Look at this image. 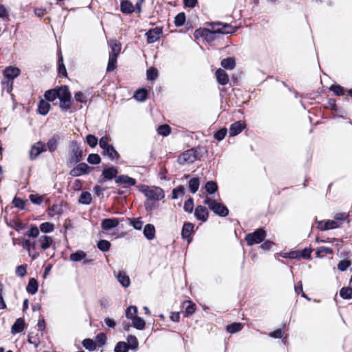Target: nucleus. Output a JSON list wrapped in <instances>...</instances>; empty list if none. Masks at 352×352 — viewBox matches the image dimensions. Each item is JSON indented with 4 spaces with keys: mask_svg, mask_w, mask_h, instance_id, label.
<instances>
[{
    "mask_svg": "<svg viewBox=\"0 0 352 352\" xmlns=\"http://www.w3.org/2000/svg\"><path fill=\"white\" fill-rule=\"evenodd\" d=\"M91 169L87 164L80 163L71 170L70 175L73 177H78L83 174H88Z\"/></svg>",
    "mask_w": 352,
    "mask_h": 352,
    "instance_id": "1a4fd4ad",
    "label": "nucleus"
},
{
    "mask_svg": "<svg viewBox=\"0 0 352 352\" xmlns=\"http://www.w3.org/2000/svg\"><path fill=\"white\" fill-rule=\"evenodd\" d=\"M87 254L82 250H78L70 254L69 258L74 262H78L86 258Z\"/></svg>",
    "mask_w": 352,
    "mask_h": 352,
    "instance_id": "c85d7f7f",
    "label": "nucleus"
},
{
    "mask_svg": "<svg viewBox=\"0 0 352 352\" xmlns=\"http://www.w3.org/2000/svg\"><path fill=\"white\" fill-rule=\"evenodd\" d=\"M146 76L148 80H154L157 76V70L154 68H150L146 72Z\"/></svg>",
    "mask_w": 352,
    "mask_h": 352,
    "instance_id": "69168bd1",
    "label": "nucleus"
},
{
    "mask_svg": "<svg viewBox=\"0 0 352 352\" xmlns=\"http://www.w3.org/2000/svg\"><path fill=\"white\" fill-rule=\"evenodd\" d=\"M21 246L27 250L28 255L32 257V259H35L38 256V253L32 252V249H34L36 246V242H31L28 239H22Z\"/></svg>",
    "mask_w": 352,
    "mask_h": 352,
    "instance_id": "9d476101",
    "label": "nucleus"
},
{
    "mask_svg": "<svg viewBox=\"0 0 352 352\" xmlns=\"http://www.w3.org/2000/svg\"><path fill=\"white\" fill-rule=\"evenodd\" d=\"M311 252H312V249L305 248L302 250L292 251V254L291 255H292V256L294 257V259H298V260H300L301 258L310 259Z\"/></svg>",
    "mask_w": 352,
    "mask_h": 352,
    "instance_id": "4468645a",
    "label": "nucleus"
},
{
    "mask_svg": "<svg viewBox=\"0 0 352 352\" xmlns=\"http://www.w3.org/2000/svg\"><path fill=\"white\" fill-rule=\"evenodd\" d=\"M275 245V243L270 240H264L261 243L260 248L265 250H270Z\"/></svg>",
    "mask_w": 352,
    "mask_h": 352,
    "instance_id": "0e129e2a",
    "label": "nucleus"
},
{
    "mask_svg": "<svg viewBox=\"0 0 352 352\" xmlns=\"http://www.w3.org/2000/svg\"><path fill=\"white\" fill-rule=\"evenodd\" d=\"M267 236V232L263 228L255 230L253 232L248 233L245 236V241L248 246L262 243Z\"/></svg>",
    "mask_w": 352,
    "mask_h": 352,
    "instance_id": "7ed1b4c3",
    "label": "nucleus"
},
{
    "mask_svg": "<svg viewBox=\"0 0 352 352\" xmlns=\"http://www.w3.org/2000/svg\"><path fill=\"white\" fill-rule=\"evenodd\" d=\"M118 56L109 55V62L107 67L108 72H111L116 68V62Z\"/></svg>",
    "mask_w": 352,
    "mask_h": 352,
    "instance_id": "a18cd8bd",
    "label": "nucleus"
},
{
    "mask_svg": "<svg viewBox=\"0 0 352 352\" xmlns=\"http://www.w3.org/2000/svg\"><path fill=\"white\" fill-rule=\"evenodd\" d=\"M128 345L126 343L124 342H120L117 344L115 347V352H127L128 351Z\"/></svg>",
    "mask_w": 352,
    "mask_h": 352,
    "instance_id": "bf43d9fd",
    "label": "nucleus"
},
{
    "mask_svg": "<svg viewBox=\"0 0 352 352\" xmlns=\"http://www.w3.org/2000/svg\"><path fill=\"white\" fill-rule=\"evenodd\" d=\"M103 155L108 156L111 160H117L119 155L112 145L103 150Z\"/></svg>",
    "mask_w": 352,
    "mask_h": 352,
    "instance_id": "bb28decb",
    "label": "nucleus"
},
{
    "mask_svg": "<svg viewBox=\"0 0 352 352\" xmlns=\"http://www.w3.org/2000/svg\"><path fill=\"white\" fill-rule=\"evenodd\" d=\"M244 324L241 322H232L230 324H228L226 327V330L229 333H235L242 330Z\"/></svg>",
    "mask_w": 352,
    "mask_h": 352,
    "instance_id": "5701e85b",
    "label": "nucleus"
},
{
    "mask_svg": "<svg viewBox=\"0 0 352 352\" xmlns=\"http://www.w3.org/2000/svg\"><path fill=\"white\" fill-rule=\"evenodd\" d=\"M246 124L244 121L239 120L230 125L229 134L230 136H235L239 134L245 128Z\"/></svg>",
    "mask_w": 352,
    "mask_h": 352,
    "instance_id": "9b49d317",
    "label": "nucleus"
},
{
    "mask_svg": "<svg viewBox=\"0 0 352 352\" xmlns=\"http://www.w3.org/2000/svg\"><path fill=\"white\" fill-rule=\"evenodd\" d=\"M50 102L46 100H41L38 105V112L42 116H45L50 110Z\"/></svg>",
    "mask_w": 352,
    "mask_h": 352,
    "instance_id": "aec40b11",
    "label": "nucleus"
},
{
    "mask_svg": "<svg viewBox=\"0 0 352 352\" xmlns=\"http://www.w3.org/2000/svg\"><path fill=\"white\" fill-rule=\"evenodd\" d=\"M316 228L320 231L329 230L337 228L340 226V223L333 220L316 221Z\"/></svg>",
    "mask_w": 352,
    "mask_h": 352,
    "instance_id": "39448f33",
    "label": "nucleus"
},
{
    "mask_svg": "<svg viewBox=\"0 0 352 352\" xmlns=\"http://www.w3.org/2000/svg\"><path fill=\"white\" fill-rule=\"evenodd\" d=\"M185 21H186L185 14L184 12H180L177 15H176V16L175 17L174 23L177 27H179V26H182V25H184V23H185Z\"/></svg>",
    "mask_w": 352,
    "mask_h": 352,
    "instance_id": "8fccbe9b",
    "label": "nucleus"
},
{
    "mask_svg": "<svg viewBox=\"0 0 352 352\" xmlns=\"http://www.w3.org/2000/svg\"><path fill=\"white\" fill-rule=\"evenodd\" d=\"M111 52L109 55L118 56L121 51V45L116 41H111L110 43Z\"/></svg>",
    "mask_w": 352,
    "mask_h": 352,
    "instance_id": "72a5a7b5",
    "label": "nucleus"
},
{
    "mask_svg": "<svg viewBox=\"0 0 352 352\" xmlns=\"http://www.w3.org/2000/svg\"><path fill=\"white\" fill-rule=\"evenodd\" d=\"M82 345L86 349L91 351H94L97 346V344L91 339L84 340L82 342Z\"/></svg>",
    "mask_w": 352,
    "mask_h": 352,
    "instance_id": "de8ad7c7",
    "label": "nucleus"
},
{
    "mask_svg": "<svg viewBox=\"0 0 352 352\" xmlns=\"http://www.w3.org/2000/svg\"><path fill=\"white\" fill-rule=\"evenodd\" d=\"M57 96L60 100V109L66 112L72 107L71 94L66 86H62L57 89Z\"/></svg>",
    "mask_w": 352,
    "mask_h": 352,
    "instance_id": "f03ea898",
    "label": "nucleus"
},
{
    "mask_svg": "<svg viewBox=\"0 0 352 352\" xmlns=\"http://www.w3.org/2000/svg\"><path fill=\"white\" fill-rule=\"evenodd\" d=\"M27 292L31 294H35L38 291V283L34 278H30L27 286Z\"/></svg>",
    "mask_w": 352,
    "mask_h": 352,
    "instance_id": "2f4dec72",
    "label": "nucleus"
},
{
    "mask_svg": "<svg viewBox=\"0 0 352 352\" xmlns=\"http://www.w3.org/2000/svg\"><path fill=\"white\" fill-rule=\"evenodd\" d=\"M125 316L127 319L133 320L138 316V308L135 306L131 305L125 311Z\"/></svg>",
    "mask_w": 352,
    "mask_h": 352,
    "instance_id": "7c9ffc66",
    "label": "nucleus"
},
{
    "mask_svg": "<svg viewBox=\"0 0 352 352\" xmlns=\"http://www.w3.org/2000/svg\"><path fill=\"white\" fill-rule=\"evenodd\" d=\"M99 250L102 252H107L109 250L111 247V243L109 241L107 240H100L97 245Z\"/></svg>",
    "mask_w": 352,
    "mask_h": 352,
    "instance_id": "3c124183",
    "label": "nucleus"
},
{
    "mask_svg": "<svg viewBox=\"0 0 352 352\" xmlns=\"http://www.w3.org/2000/svg\"><path fill=\"white\" fill-rule=\"evenodd\" d=\"M329 89L332 91L336 96H338L344 95L346 91L344 87L340 85H332Z\"/></svg>",
    "mask_w": 352,
    "mask_h": 352,
    "instance_id": "79ce46f5",
    "label": "nucleus"
},
{
    "mask_svg": "<svg viewBox=\"0 0 352 352\" xmlns=\"http://www.w3.org/2000/svg\"><path fill=\"white\" fill-rule=\"evenodd\" d=\"M236 30V27L221 22V34H232L235 32Z\"/></svg>",
    "mask_w": 352,
    "mask_h": 352,
    "instance_id": "37998d69",
    "label": "nucleus"
},
{
    "mask_svg": "<svg viewBox=\"0 0 352 352\" xmlns=\"http://www.w3.org/2000/svg\"><path fill=\"white\" fill-rule=\"evenodd\" d=\"M188 186H189V188L190 189V191L192 192V193H195L198 189H199V181L197 178H192L190 181H189V184H188Z\"/></svg>",
    "mask_w": 352,
    "mask_h": 352,
    "instance_id": "49530a36",
    "label": "nucleus"
},
{
    "mask_svg": "<svg viewBox=\"0 0 352 352\" xmlns=\"http://www.w3.org/2000/svg\"><path fill=\"white\" fill-rule=\"evenodd\" d=\"M204 203L208 205L209 208L217 214H220V204L215 200L209 197H206Z\"/></svg>",
    "mask_w": 352,
    "mask_h": 352,
    "instance_id": "f3484780",
    "label": "nucleus"
},
{
    "mask_svg": "<svg viewBox=\"0 0 352 352\" xmlns=\"http://www.w3.org/2000/svg\"><path fill=\"white\" fill-rule=\"evenodd\" d=\"M118 170L115 167L105 168L102 171V175L105 179H111L116 176Z\"/></svg>",
    "mask_w": 352,
    "mask_h": 352,
    "instance_id": "f704fd0d",
    "label": "nucleus"
},
{
    "mask_svg": "<svg viewBox=\"0 0 352 352\" xmlns=\"http://www.w3.org/2000/svg\"><path fill=\"white\" fill-rule=\"evenodd\" d=\"M140 191L143 192L144 195L149 199L158 201L164 198V191L160 187L139 186Z\"/></svg>",
    "mask_w": 352,
    "mask_h": 352,
    "instance_id": "20e7f679",
    "label": "nucleus"
},
{
    "mask_svg": "<svg viewBox=\"0 0 352 352\" xmlns=\"http://www.w3.org/2000/svg\"><path fill=\"white\" fill-rule=\"evenodd\" d=\"M162 34V30L160 28H155L150 30L146 34L148 43H153L158 41Z\"/></svg>",
    "mask_w": 352,
    "mask_h": 352,
    "instance_id": "f8f14e48",
    "label": "nucleus"
},
{
    "mask_svg": "<svg viewBox=\"0 0 352 352\" xmlns=\"http://www.w3.org/2000/svg\"><path fill=\"white\" fill-rule=\"evenodd\" d=\"M340 296L346 300L352 298V287H344L340 290Z\"/></svg>",
    "mask_w": 352,
    "mask_h": 352,
    "instance_id": "e433bc0d",
    "label": "nucleus"
},
{
    "mask_svg": "<svg viewBox=\"0 0 352 352\" xmlns=\"http://www.w3.org/2000/svg\"><path fill=\"white\" fill-rule=\"evenodd\" d=\"M197 158L195 151L191 149L184 152L179 155L178 161L180 164L192 163Z\"/></svg>",
    "mask_w": 352,
    "mask_h": 352,
    "instance_id": "0eeeda50",
    "label": "nucleus"
},
{
    "mask_svg": "<svg viewBox=\"0 0 352 352\" xmlns=\"http://www.w3.org/2000/svg\"><path fill=\"white\" fill-rule=\"evenodd\" d=\"M194 232V225L191 223H185L182 230V236L183 239H186L188 242H190V235Z\"/></svg>",
    "mask_w": 352,
    "mask_h": 352,
    "instance_id": "dca6fc26",
    "label": "nucleus"
},
{
    "mask_svg": "<svg viewBox=\"0 0 352 352\" xmlns=\"http://www.w3.org/2000/svg\"><path fill=\"white\" fill-rule=\"evenodd\" d=\"M87 162L91 164H98L101 162V158L98 154L92 153L88 156Z\"/></svg>",
    "mask_w": 352,
    "mask_h": 352,
    "instance_id": "603ef678",
    "label": "nucleus"
},
{
    "mask_svg": "<svg viewBox=\"0 0 352 352\" xmlns=\"http://www.w3.org/2000/svg\"><path fill=\"white\" fill-rule=\"evenodd\" d=\"M86 141L87 143L89 145V146L94 148L98 144V139L96 137H95L94 135H88L86 137Z\"/></svg>",
    "mask_w": 352,
    "mask_h": 352,
    "instance_id": "e2e57ef3",
    "label": "nucleus"
},
{
    "mask_svg": "<svg viewBox=\"0 0 352 352\" xmlns=\"http://www.w3.org/2000/svg\"><path fill=\"white\" fill-rule=\"evenodd\" d=\"M91 195L88 192H83L79 198V202L82 204H89L91 201Z\"/></svg>",
    "mask_w": 352,
    "mask_h": 352,
    "instance_id": "c03bdc74",
    "label": "nucleus"
},
{
    "mask_svg": "<svg viewBox=\"0 0 352 352\" xmlns=\"http://www.w3.org/2000/svg\"><path fill=\"white\" fill-rule=\"evenodd\" d=\"M24 320L22 318H18L12 327V333L15 334L21 332L24 329Z\"/></svg>",
    "mask_w": 352,
    "mask_h": 352,
    "instance_id": "a878e982",
    "label": "nucleus"
},
{
    "mask_svg": "<svg viewBox=\"0 0 352 352\" xmlns=\"http://www.w3.org/2000/svg\"><path fill=\"white\" fill-rule=\"evenodd\" d=\"M74 98L77 102L85 103L87 102V97L81 91H78L74 95Z\"/></svg>",
    "mask_w": 352,
    "mask_h": 352,
    "instance_id": "774afa93",
    "label": "nucleus"
},
{
    "mask_svg": "<svg viewBox=\"0 0 352 352\" xmlns=\"http://www.w3.org/2000/svg\"><path fill=\"white\" fill-rule=\"evenodd\" d=\"M45 99L48 102H53L56 98H58L57 96V89H50L45 91L44 94Z\"/></svg>",
    "mask_w": 352,
    "mask_h": 352,
    "instance_id": "4c0bfd02",
    "label": "nucleus"
},
{
    "mask_svg": "<svg viewBox=\"0 0 352 352\" xmlns=\"http://www.w3.org/2000/svg\"><path fill=\"white\" fill-rule=\"evenodd\" d=\"M316 254L317 257L322 258L326 254H333V251L330 248L322 246L317 249Z\"/></svg>",
    "mask_w": 352,
    "mask_h": 352,
    "instance_id": "c9c22d12",
    "label": "nucleus"
},
{
    "mask_svg": "<svg viewBox=\"0 0 352 352\" xmlns=\"http://www.w3.org/2000/svg\"><path fill=\"white\" fill-rule=\"evenodd\" d=\"M20 74V70L17 67H9L4 71V75L6 78L13 80Z\"/></svg>",
    "mask_w": 352,
    "mask_h": 352,
    "instance_id": "b1692460",
    "label": "nucleus"
},
{
    "mask_svg": "<svg viewBox=\"0 0 352 352\" xmlns=\"http://www.w3.org/2000/svg\"><path fill=\"white\" fill-rule=\"evenodd\" d=\"M205 189L208 195H211L217 191L218 186L214 182H208L205 185Z\"/></svg>",
    "mask_w": 352,
    "mask_h": 352,
    "instance_id": "ea45409f",
    "label": "nucleus"
},
{
    "mask_svg": "<svg viewBox=\"0 0 352 352\" xmlns=\"http://www.w3.org/2000/svg\"><path fill=\"white\" fill-rule=\"evenodd\" d=\"M46 151V145L42 142H37L33 144L30 151V157L35 160L41 153Z\"/></svg>",
    "mask_w": 352,
    "mask_h": 352,
    "instance_id": "6e6552de",
    "label": "nucleus"
},
{
    "mask_svg": "<svg viewBox=\"0 0 352 352\" xmlns=\"http://www.w3.org/2000/svg\"><path fill=\"white\" fill-rule=\"evenodd\" d=\"M195 216L197 219L206 221L208 217V213L206 208L202 206H199L195 211Z\"/></svg>",
    "mask_w": 352,
    "mask_h": 352,
    "instance_id": "a211bd4d",
    "label": "nucleus"
},
{
    "mask_svg": "<svg viewBox=\"0 0 352 352\" xmlns=\"http://www.w3.org/2000/svg\"><path fill=\"white\" fill-rule=\"evenodd\" d=\"M236 67V59L234 57H228L221 60V67L228 70H232Z\"/></svg>",
    "mask_w": 352,
    "mask_h": 352,
    "instance_id": "6ab92c4d",
    "label": "nucleus"
},
{
    "mask_svg": "<svg viewBox=\"0 0 352 352\" xmlns=\"http://www.w3.org/2000/svg\"><path fill=\"white\" fill-rule=\"evenodd\" d=\"M157 132L163 136L168 135L170 132V128L167 124L161 125L157 128Z\"/></svg>",
    "mask_w": 352,
    "mask_h": 352,
    "instance_id": "6e6d98bb",
    "label": "nucleus"
},
{
    "mask_svg": "<svg viewBox=\"0 0 352 352\" xmlns=\"http://www.w3.org/2000/svg\"><path fill=\"white\" fill-rule=\"evenodd\" d=\"M144 234L146 239L151 240L155 237V227L151 224H147L144 229Z\"/></svg>",
    "mask_w": 352,
    "mask_h": 352,
    "instance_id": "c756f323",
    "label": "nucleus"
},
{
    "mask_svg": "<svg viewBox=\"0 0 352 352\" xmlns=\"http://www.w3.org/2000/svg\"><path fill=\"white\" fill-rule=\"evenodd\" d=\"M127 343L131 349H137L138 347V342L135 336L130 335L127 337Z\"/></svg>",
    "mask_w": 352,
    "mask_h": 352,
    "instance_id": "09e8293b",
    "label": "nucleus"
},
{
    "mask_svg": "<svg viewBox=\"0 0 352 352\" xmlns=\"http://www.w3.org/2000/svg\"><path fill=\"white\" fill-rule=\"evenodd\" d=\"M59 136L56 135L52 137L47 143V149L50 152H54L58 148Z\"/></svg>",
    "mask_w": 352,
    "mask_h": 352,
    "instance_id": "393cba45",
    "label": "nucleus"
},
{
    "mask_svg": "<svg viewBox=\"0 0 352 352\" xmlns=\"http://www.w3.org/2000/svg\"><path fill=\"white\" fill-rule=\"evenodd\" d=\"M219 32L220 24L219 23H208L206 28L196 30L194 36L197 39L202 38L207 42H212L218 37Z\"/></svg>",
    "mask_w": 352,
    "mask_h": 352,
    "instance_id": "f257e3e1",
    "label": "nucleus"
},
{
    "mask_svg": "<svg viewBox=\"0 0 352 352\" xmlns=\"http://www.w3.org/2000/svg\"><path fill=\"white\" fill-rule=\"evenodd\" d=\"M39 230L43 233H50L54 231V225L50 222H45L40 225Z\"/></svg>",
    "mask_w": 352,
    "mask_h": 352,
    "instance_id": "58836bf2",
    "label": "nucleus"
},
{
    "mask_svg": "<svg viewBox=\"0 0 352 352\" xmlns=\"http://www.w3.org/2000/svg\"><path fill=\"white\" fill-rule=\"evenodd\" d=\"M82 157V151L76 142H73L69 153V161L72 163H76L81 160Z\"/></svg>",
    "mask_w": 352,
    "mask_h": 352,
    "instance_id": "423d86ee",
    "label": "nucleus"
},
{
    "mask_svg": "<svg viewBox=\"0 0 352 352\" xmlns=\"http://www.w3.org/2000/svg\"><path fill=\"white\" fill-rule=\"evenodd\" d=\"M120 8L121 11L126 14H130L134 11L133 4L127 0H124L121 2Z\"/></svg>",
    "mask_w": 352,
    "mask_h": 352,
    "instance_id": "cd10ccee",
    "label": "nucleus"
},
{
    "mask_svg": "<svg viewBox=\"0 0 352 352\" xmlns=\"http://www.w3.org/2000/svg\"><path fill=\"white\" fill-rule=\"evenodd\" d=\"M37 242L43 251L50 248L54 243V240L52 236L47 235H41L37 240Z\"/></svg>",
    "mask_w": 352,
    "mask_h": 352,
    "instance_id": "2eb2a0df",
    "label": "nucleus"
},
{
    "mask_svg": "<svg viewBox=\"0 0 352 352\" xmlns=\"http://www.w3.org/2000/svg\"><path fill=\"white\" fill-rule=\"evenodd\" d=\"M194 204H193V200L192 198H189L188 200H186L184 203V210L186 212H191L193 210Z\"/></svg>",
    "mask_w": 352,
    "mask_h": 352,
    "instance_id": "338daca9",
    "label": "nucleus"
},
{
    "mask_svg": "<svg viewBox=\"0 0 352 352\" xmlns=\"http://www.w3.org/2000/svg\"><path fill=\"white\" fill-rule=\"evenodd\" d=\"M39 229L35 226H31L26 235L29 237H37L39 235Z\"/></svg>",
    "mask_w": 352,
    "mask_h": 352,
    "instance_id": "13d9d810",
    "label": "nucleus"
},
{
    "mask_svg": "<svg viewBox=\"0 0 352 352\" xmlns=\"http://www.w3.org/2000/svg\"><path fill=\"white\" fill-rule=\"evenodd\" d=\"M134 98L138 101H144L146 98V91L145 89H139L135 91Z\"/></svg>",
    "mask_w": 352,
    "mask_h": 352,
    "instance_id": "864d4df0",
    "label": "nucleus"
},
{
    "mask_svg": "<svg viewBox=\"0 0 352 352\" xmlns=\"http://www.w3.org/2000/svg\"><path fill=\"white\" fill-rule=\"evenodd\" d=\"M117 279L120 285H122V286L124 287H128L131 284L129 276H127L126 274L124 272H119L117 276Z\"/></svg>",
    "mask_w": 352,
    "mask_h": 352,
    "instance_id": "4be33fe9",
    "label": "nucleus"
},
{
    "mask_svg": "<svg viewBox=\"0 0 352 352\" xmlns=\"http://www.w3.org/2000/svg\"><path fill=\"white\" fill-rule=\"evenodd\" d=\"M351 262L349 260H342L340 261L338 264V269L341 271L344 272L346 270V269L351 266Z\"/></svg>",
    "mask_w": 352,
    "mask_h": 352,
    "instance_id": "4d7b16f0",
    "label": "nucleus"
},
{
    "mask_svg": "<svg viewBox=\"0 0 352 352\" xmlns=\"http://www.w3.org/2000/svg\"><path fill=\"white\" fill-rule=\"evenodd\" d=\"M184 304H187V306L185 308V316H188L195 311L196 305L192 301H185Z\"/></svg>",
    "mask_w": 352,
    "mask_h": 352,
    "instance_id": "a19ab883",
    "label": "nucleus"
},
{
    "mask_svg": "<svg viewBox=\"0 0 352 352\" xmlns=\"http://www.w3.org/2000/svg\"><path fill=\"white\" fill-rule=\"evenodd\" d=\"M120 223L117 218L104 219L101 222V228L103 230L107 231L116 228Z\"/></svg>",
    "mask_w": 352,
    "mask_h": 352,
    "instance_id": "ddd939ff",
    "label": "nucleus"
},
{
    "mask_svg": "<svg viewBox=\"0 0 352 352\" xmlns=\"http://www.w3.org/2000/svg\"><path fill=\"white\" fill-rule=\"evenodd\" d=\"M117 184H125L128 186H135L136 181L135 179L127 175H120L116 179Z\"/></svg>",
    "mask_w": 352,
    "mask_h": 352,
    "instance_id": "412c9836",
    "label": "nucleus"
},
{
    "mask_svg": "<svg viewBox=\"0 0 352 352\" xmlns=\"http://www.w3.org/2000/svg\"><path fill=\"white\" fill-rule=\"evenodd\" d=\"M349 217V214L347 212L337 213L334 217L333 221H337L341 224L342 221L346 220Z\"/></svg>",
    "mask_w": 352,
    "mask_h": 352,
    "instance_id": "680f3d73",
    "label": "nucleus"
},
{
    "mask_svg": "<svg viewBox=\"0 0 352 352\" xmlns=\"http://www.w3.org/2000/svg\"><path fill=\"white\" fill-rule=\"evenodd\" d=\"M185 192V188L184 186H179L177 188L173 189V199H176L179 197V195H184Z\"/></svg>",
    "mask_w": 352,
    "mask_h": 352,
    "instance_id": "052dcab7",
    "label": "nucleus"
},
{
    "mask_svg": "<svg viewBox=\"0 0 352 352\" xmlns=\"http://www.w3.org/2000/svg\"><path fill=\"white\" fill-rule=\"evenodd\" d=\"M43 197V196H41L37 194H31L29 196V199L32 203L36 205H40L42 203Z\"/></svg>",
    "mask_w": 352,
    "mask_h": 352,
    "instance_id": "5fc2aeb1",
    "label": "nucleus"
},
{
    "mask_svg": "<svg viewBox=\"0 0 352 352\" xmlns=\"http://www.w3.org/2000/svg\"><path fill=\"white\" fill-rule=\"evenodd\" d=\"M131 323L132 326L138 330L144 329L146 324L144 320L138 316L131 320Z\"/></svg>",
    "mask_w": 352,
    "mask_h": 352,
    "instance_id": "473e14b6",
    "label": "nucleus"
}]
</instances>
